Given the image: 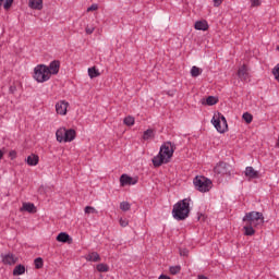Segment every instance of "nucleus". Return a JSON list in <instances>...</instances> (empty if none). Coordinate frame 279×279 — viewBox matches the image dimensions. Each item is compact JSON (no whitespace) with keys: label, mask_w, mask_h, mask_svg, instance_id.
<instances>
[{"label":"nucleus","mask_w":279,"mask_h":279,"mask_svg":"<svg viewBox=\"0 0 279 279\" xmlns=\"http://www.w3.org/2000/svg\"><path fill=\"white\" fill-rule=\"evenodd\" d=\"M189 254V252L184 251V252H181V256H186Z\"/></svg>","instance_id":"obj_46"},{"label":"nucleus","mask_w":279,"mask_h":279,"mask_svg":"<svg viewBox=\"0 0 279 279\" xmlns=\"http://www.w3.org/2000/svg\"><path fill=\"white\" fill-rule=\"evenodd\" d=\"M23 274H25V266H23V265H17L13 269V276H23Z\"/></svg>","instance_id":"obj_20"},{"label":"nucleus","mask_w":279,"mask_h":279,"mask_svg":"<svg viewBox=\"0 0 279 279\" xmlns=\"http://www.w3.org/2000/svg\"><path fill=\"white\" fill-rule=\"evenodd\" d=\"M51 78V74L49 73V68L47 65H37L36 68V82L43 83L47 82Z\"/></svg>","instance_id":"obj_7"},{"label":"nucleus","mask_w":279,"mask_h":279,"mask_svg":"<svg viewBox=\"0 0 279 279\" xmlns=\"http://www.w3.org/2000/svg\"><path fill=\"white\" fill-rule=\"evenodd\" d=\"M120 208L125 213V211L130 210L131 205H130V203H128V202H122V203L120 204Z\"/></svg>","instance_id":"obj_31"},{"label":"nucleus","mask_w":279,"mask_h":279,"mask_svg":"<svg viewBox=\"0 0 279 279\" xmlns=\"http://www.w3.org/2000/svg\"><path fill=\"white\" fill-rule=\"evenodd\" d=\"M68 108L69 102L66 100H61L56 104V112L57 114H61V117H65Z\"/></svg>","instance_id":"obj_11"},{"label":"nucleus","mask_w":279,"mask_h":279,"mask_svg":"<svg viewBox=\"0 0 279 279\" xmlns=\"http://www.w3.org/2000/svg\"><path fill=\"white\" fill-rule=\"evenodd\" d=\"M182 269V267L180 266H171L169 268L170 274H172V276H175L177 274H180V270Z\"/></svg>","instance_id":"obj_27"},{"label":"nucleus","mask_w":279,"mask_h":279,"mask_svg":"<svg viewBox=\"0 0 279 279\" xmlns=\"http://www.w3.org/2000/svg\"><path fill=\"white\" fill-rule=\"evenodd\" d=\"M56 136L58 143H71V141H75V130L60 128L57 130Z\"/></svg>","instance_id":"obj_5"},{"label":"nucleus","mask_w":279,"mask_h":279,"mask_svg":"<svg viewBox=\"0 0 279 279\" xmlns=\"http://www.w3.org/2000/svg\"><path fill=\"white\" fill-rule=\"evenodd\" d=\"M158 279H171L169 276H166V275H161V276H159V278Z\"/></svg>","instance_id":"obj_43"},{"label":"nucleus","mask_w":279,"mask_h":279,"mask_svg":"<svg viewBox=\"0 0 279 279\" xmlns=\"http://www.w3.org/2000/svg\"><path fill=\"white\" fill-rule=\"evenodd\" d=\"M95 10H99L98 4H92L89 8H87V12H95Z\"/></svg>","instance_id":"obj_34"},{"label":"nucleus","mask_w":279,"mask_h":279,"mask_svg":"<svg viewBox=\"0 0 279 279\" xmlns=\"http://www.w3.org/2000/svg\"><path fill=\"white\" fill-rule=\"evenodd\" d=\"M5 148H3V149H0V160H2L3 159V156H5V150H4Z\"/></svg>","instance_id":"obj_42"},{"label":"nucleus","mask_w":279,"mask_h":279,"mask_svg":"<svg viewBox=\"0 0 279 279\" xmlns=\"http://www.w3.org/2000/svg\"><path fill=\"white\" fill-rule=\"evenodd\" d=\"M238 77L241 82H247L250 80V72L247 71V65H242L238 70Z\"/></svg>","instance_id":"obj_13"},{"label":"nucleus","mask_w":279,"mask_h":279,"mask_svg":"<svg viewBox=\"0 0 279 279\" xmlns=\"http://www.w3.org/2000/svg\"><path fill=\"white\" fill-rule=\"evenodd\" d=\"M12 3H14V0H5L3 4L4 10H10V8H12Z\"/></svg>","instance_id":"obj_32"},{"label":"nucleus","mask_w":279,"mask_h":279,"mask_svg":"<svg viewBox=\"0 0 279 279\" xmlns=\"http://www.w3.org/2000/svg\"><path fill=\"white\" fill-rule=\"evenodd\" d=\"M198 279H208V277L204 276V275H199Z\"/></svg>","instance_id":"obj_44"},{"label":"nucleus","mask_w":279,"mask_h":279,"mask_svg":"<svg viewBox=\"0 0 279 279\" xmlns=\"http://www.w3.org/2000/svg\"><path fill=\"white\" fill-rule=\"evenodd\" d=\"M193 182H194V186L201 193H208V191L213 189V181H210V179L206 177H196Z\"/></svg>","instance_id":"obj_6"},{"label":"nucleus","mask_w":279,"mask_h":279,"mask_svg":"<svg viewBox=\"0 0 279 279\" xmlns=\"http://www.w3.org/2000/svg\"><path fill=\"white\" fill-rule=\"evenodd\" d=\"M3 265H16L19 257L12 253H8L1 256Z\"/></svg>","instance_id":"obj_12"},{"label":"nucleus","mask_w":279,"mask_h":279,"mask_svg":"<svg viewBox=\"0 0 279 279\" xmlns=\"http://www.w3.org/2000/svg\"><path fill=\"white\" fill-rule=\"evenodd\" d=\"M243 222L244 234L246 236H252L255 233L254 228H258V226H263V223H265V217L260 211H250L243 217Z\"/></svg>","instance_id":"obj_1"},{"label":"nucleus","mask_w":279,"mask_h":279,"mask_svg":"<svg viewBox=\"0 0 279 279\" xmlns=\"http://www.w3.org/2000/svg\"><path fill=\"white\" fill-rule=\"evenodd\" d=\"M194 28L199 32H208V22L206 20H201L195 22Z\"/></svg>","instance_id":"obj_15"},{"label":"nucleus","mask_w":279,"mask_h":279,"mask_svg":"<svg viewBox=\"0 0 279 279\" xmlns=\"http://www.w3.org/2000/svg\"><path fill=\"white\" fill-rule=\"evenodd\" d=\"M124 125H129V126L134 125V117L129 116V117L124 118Z\"/></svg>","instance_id":"obj_28"},{"label":"nucleus","mask_w":279,"mask_h":279,"mask_svg":"<svg viewBox=\"0 0 279 279\" xmlns=\"http://www.w3.org/2000/svg\"><path fill=\"white\" fill-rule=\"evenodd\" d=\"M2 4H3V0H0V8H1Z\"/></svg>","instance_id":"obj_47"},{"label":"nucleus","mask_w":279,"mask_h":279,"mask_svg":"<svg viewBox=\"0 0 279 279\" xmlns=\"http://www.w3.org/2000/svg\"><path fill=\"white\" fill-rule=\"evenodd\" d=\"M9 156H10V158H12V160H14V158H16V151L11 150V151L9 153Z\"/></svg>","instance_id":"obj_41"},{"label":"nucleus","mask_w":279,"mask_h":279,"mask_svg":"<svg viewBox=\"0 0 279 279\" xmlns=\"http://www.w3.org/2000/svg\"><path fill=\"white\" fill-rule=\"evenodd\" d=\"M57 241L59 243H69V241H71V235H69L66 232H61L58 234Z\"/></svg>","instance_id":"obj_16"},{"label":"nucleus","mask_w":279,"mask_h":279,"mask_svg":"<svg viewBox=\"0 0 279 279\" xmlns=\"http://www.w3.org/2000/svg\"><path fill=\"white\" fill-rule=\"evenodd\" d=\"M202 72H203V70L202 69H199V68H197V66H192V69H191V76L192 77H199V75H202Z\"/></svg>","instance_id":"obj_22"},{"label":"nucleus","mask_w":279,"mask_h":279,"mask_svg":"<svg viewBox=\"0 0 279 279\" xmlns=\"http://www.w3.org/2000/svg\"><path fill=\"white\" fill-rule=\"evenodd\" d=\"M88 75H89L90 80H94V77H99V75H101V74L99 73V70H96L95 68H89Z\"/></svg>","instance_id":"obj_23"},{"label":"nucleus","mask_w":279,"mask_h":279,"mask_svg":"<svg viewBox=\"0 0 279 279\" xmlns=\"http://www.w3.org/2000/svg\"><path fill=\"white\" fill-rule=\"evenodd\" d=\"M252 8H258L260 5V0H251Z\"/></svg>","instance_id":"obj_36"},{"label":"nucleus","mask_w":279,"mask_h":279,"mask_svg":"<svg viewBox=\"0 0 279 279\" xmlns=\"http://www.w3.org/2000/svg\"><path fill=\"white\" fill-rule=\"evenodd\" d=\"M213 2L215 8H219L223 3V0H213Z\"/></svg>","instance_id":"obj_37"},{"label":"nucleus","mask_w":279,"mask_h":279,"mask_svg":"<svg viewBox=\"0 0 279 279\" xmlns=\"http://www.w3.org/2000/svg\"><path fill=\"white\" fill-rule=\"evenodd\" d=\"M43 8V0H36V10H40Z\"/></svg>","instance_id":"obj_39"},{"label":"nucleus","mask_w":279,"mask_h":279,"mask_svg":"<svg viewBox=\"0 0 279 279\" xmlns=\"http://www.w3.org/2000/svg\"><path fill=\"white\" fill-rule=\"evenodd\" d=\"M97 271H99L100 274H106L108 271H110V267L107 264H98L96 266Z\"/></svg>","instance_id":"obj_21"},{"label":"nucleus","mask_w":279,"mask_h":279,"mask_svg":"<svg viewBox=\"0 0 279 279\" xmlns=\"http://www.w3.org/2000/svg\"><path fill=\"white\" fill-rule=\"evenodd\" d=\"M120 184L121 186H134V184H138V179L122 174L120 177Z\"/></svg>","instance_id":"obj_9"},{"label":"nucleus","mask_w":279,"mask_h":279,"mask_svg":"<svg viewBox=\"0 0 279 279\" xmlns=\"http://www.w3.org/2000/svg\"><path fill=\"white\" fill-rule=\"evenodd\" d=\"M85 32L86 34H93V32H95V28L93 26H86Z\"/></svg>","instance_id":"obj_38"},{"label":"nucleus","mask_w":279,"mask_h":279,"mask_svg":"<svg viewBox=\"0 0 279 279\" xmlns=\"http://www.w3.org/2000/svg\"><path fill=\"white\" fill-rule=\"evenodd\" d=\"M48 71L50 73V75H58V73H60V61L54 60L52 62H50Z\"/></svg>","instance_id":"obj_14"},{"label":"nucleus","mask_w":279,"mask_h":279,"mask_svg":"<svg viewBox=\"0 0 279 279\" xmlns=\"http://www.w3.org/2000/svg\"><path fill=\"white\" fill-rule=\"evenodd\" d=\"M16 90V87H10V93H14Z\"/></svg>","instance_id":"obj_45"},{"label":"nucleus","mask_w":279,"mask_h":279,"mask_svg":"<svg viewBox=\"0 0 279 279\" xmlns=\"http://www.w3.org/2000/svg\"><path fill=\"white\" fill-rule=\"evenodd\" d=\"M86 260H89L90 263H98V260H101V257L97 252H93L86 256Z\"/></svg>","instance_id":"obj_18"},{"label":"nucleus","mask_w":279,"mask_h":279,"mask_svg":"<svg viewBox=\"0 0 279 279\" xmlns=\"http://www.w3.org/2000/svg\"><path fill=\"white\" fill-rule=\"evenodd\" d=\"M97 214V209L95 207L86 206L85 207V215H95Z\"/></svg>","instance_id":"obj_29"},{"label":"nucleus","mask_w":279,"mask_h":279,"mask_svg":"<svg viewBox=\"0 0 279 279\" xmlns=\"http://www.w3.org/2000/svg\"><path fill=\"white\" fill-rule=\"evenodd\" d=\"M219 99H217V97L215 96H209L207 97V99L205 100L206 106H215L216 104H218Z\"/></svg>","instance_id":"obj_24"},{"label":"nucleus","mask_w":279,"mask_h":279,"mask_svg":"<svg viewBox=\"0 0 279 279\" xmlns=\"http://www.w3.org/2000/svg\"><path fill=\"white\" fill-rule=\"evenodd\" d=\"M43 267V258H36V269H40Z\"/></svg>","instance_id":"obj_33"},{"label":"nucleus","mask_w":279,"mask_h":279,"mask_svg":"<svg viewBox=\"0 0 279 279\" xmlns=\"http://www.w3.org/2000/svg\"><path fill=\"white\" fill-rule=\"evenodd\" d=\"M214 172L217 173V175H228L230 174V165L226 162H219L214 168Z\"/></svg>","instance_id":"obj_8"},{"label":"nucleus","mask_w":279,"mask_h":279,"mask_svg":"<svg viewBox=\"0 0 279 279\" xmlns=\"http://www.w3.org/2000/svg\"><path fill=\"white\" fill-rule=\"evenodd\" d=\"M191 215V198H184L173 205L172 217L175 221H184Z\"/></svg>","instance_id":"obj_3"},{"label":"nucleus","mask_w":279,"mask_h":279,"mask_svg":"<svg viewBox=\"0 0 279 279\" xmlns=\"http://www.w3.org/2000/svg\"><path fill=\"white\" fill-rule=\"evenodd\" d=\"M173 151H175V146H173L171 142L163 143L158 155L153 158L154 167H162V165H167V162L173 158Z\"/></svg>","instance_id":"obj_2"},{"label":"nucleus","mask_w":279,"mask_h":279,"mask_svg":"<svg viewBox=\"0 0 279 279\" xmlns=\"http://www.w3.org/2000/svg\"><path fill=\"white\" fill-rule=\"evenodd\" d=\"M154 136H156V132L151 129H148L143 133L142 138H143V141H151V138H154Z\"/></svg>","instance_id":"obj_17"},{"label":"nucleus","mask_w":279,"mask_h":279,"mask_svg":"<svg viewBox=\"0 0 279 279\" xmlns=\"http://www.w3.org/2000/svg\"><path fill=\"white\" fill-rule=\"evenodd\" d=\"M29 8H32L33 10H36V0H31L28 3Z\"/></svg>","instance_id":"obj_40"},{"label":"nucleus","mask_w":279,"mask_h":279,"mask_svg":"<svg viewBox=\"0 0 279 279\" xmlns=\"http://www.w3.org/2000/svg\"><path fill=\"white\" fill-rule=\"evenodd\" d=\"M120 226H121L122 228H128V226H129L128 219L121 218V219H120Z\"/></svg>","instance_id":"obj_35"},{"label":"nucleus","mask_w":279,"mask_h":279,"mask_svg":"<svg viewBox=\"0 0 279 279\" xmlns=\"http://www.w3.org/2000/svg\"><path fill=\"white\" fill-rule=\"evenodd\" d=\"M21 210H25L26 213H34V210H36V206L33 203H23Z\"/></svg>","instance_id":"obj_19"},{"label":"nucleus","mask_w":279,"mask_h":279,"mask_svg":"<svg viewBox=\"0 0 279 279\" xmlns=\"http://www.w3.org/2000/svg\"><path fill=\"white\" fill-rule=\"evenodd\" d=\"M272 75L275 76V80L279 82V63L272 69Z\"/></svg>","instance_id":"obj_30"},{"label":"nucleus","mask_w":279,"mask_h":279,"mask_svg":"<svg viewBox=\"0 0 279 279\" xmlns=\"http://www.w3.org/2000/svg\"><path fill=\"white\" fill-rule=\"evenodd\" d=\"M242 119L245 123H252V121H254V117L250 112L243 113Z\"/></svg>","instance_id":"obj_25"},{"label":"nucleus","mask_w":279,"mask_h":279,"mask_svg":"<svg viewBox=\"0 0 279 279\" xmlns=\"http://www.w3.org/2000/svg\"><path fill=\"white\" fill-rule=\"evenodd\" d=\"M36 163L38 165V157L36 158Z\"/></svg>","instance_id":"obj_48"},{"label":"nucleus","mask_w":279,"mask_h":279,"mask_svg":"<svg viewBox=\"0 0 279 279\" xmlns=\"http://www.w3.org/2000/svg\"><path fill=\"white\" fill-rule=\"evenodd\" d=\"M244 175L247 180H258V178H260V172L255 170L254 167L248 166L245 168Z\"/></svg>","instance_id":"obj_10"},{"label":"nucleus","mask_w":279,"mask_h":279,"mask_svg":"<svg viewBox=\"0 0 279 279\" xmlns=\"http://www.w3.org/2000/svg\"><path fill=\"white\" fill-rule=\"evenodd\" d=\"M27 165H29L31 167H36V155L27 157Z\"/></svg>","instance_id":"obj_26"},{"label":"nucleus","mask_w":279,"mask_h":279,"mask_svg":"<svg viewBox=\"0 0 279 279\" xmlns=\"http://www.w3.org/2000/svg\"><path fill=\"white\" fill-rule=\"evenodd\" d=\"M211 124L220 134L228 132V121L226 120V117L220 112L214 114L211 119Z\"/></svg>","instance_id":"obj_4"}]
</instances>
